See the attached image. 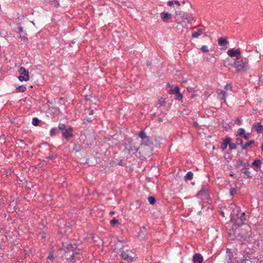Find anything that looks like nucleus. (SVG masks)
Here are the masks:
<instances>
[{"label":"nucleus","mask_w":263,"mask_h":263,"mask_svg":"<svg viewBox=\"0 0 263 263\" xmlns=\"http://www.w3.org/2000/svg\"><path fill=\"white\" fill-rule=\"evenodd\" d=\"M201 50L203 52H208L209 51V49L208 48V47L205 45H203L201 47Z\"/></svg>","instance_id":"nucleus-37"},{"label":"nucleus","mask_w":263,"mask_h":263,"mask_svg":"<svg viewBox=\"0 0 263 263\" xmlns=\"http://www.w3.org/2000/svg\"><path fill=\"white\" fill-rule=\"evenodd\" d=\"M147 200L149 204L152 205L154 204L156 201L155 198L153 196H149L147 198Z\"/></svg>","instance_id":"nucleus-24"},{"label":"nucleus","mask_w":263,"mask_h":263,"mask_svg":"<svg viewBox=\"0 0 263 263\" xmlns=\"http://www.w3.org/2000/svg\"><path fill=\"white\" fill-rule=\"evenodd\" d=\"M184 18L187 20V22L189 23L191 21V20L192 19V17L191 16V15L190 14H186L185 16L184 17Z\"/></svg>","instance_id":"nucleus-36"},{"label":"nucleus","mask_w":263,"mask_h":263,"mask_svg":"<svg viewBox=\"0 0 263 263\" xmlns=\"http://www.w3.org/2000/svg\"><path fill=\"white\" fill-rule=\"evenodd\" d=\"M76 253H78V254H79V255H77V256H76V260H81V259H82L83 258L82 254L80 252L76 251Z\"/></svg>","instance_id":"nucleus-44"},{"label":"nucleus","mask_w":263,"mask_h":263,"mask_svg":"<svg viewBox=\"0 0 263 263\" xmlns=\"http://www.w3.org/2000/svg\"><path fill=\"white\" fill-rule=\"evenodd\" d=\"M52 157H48L47 159H51Z\"/></svg>","instance_id":"nucleus-64"},{"label":"nucleus","mask_w":263,"mask_h":263,"mask_svg":"<svg viewBox=\"0 0 263 263\" xmlns=\"http://www.w3.org/2000/svg\"><path fill=\"white\" fill-rule=\"evenodd\" d=\"M250 231L248 232L246 235H243L242 234H241L242 237L243 238L244 240H248L249 239L250 236Z\"/></svg>","instance_id":"nucleus-34"},{"label":"nucleus","mask_w":263,"mask_h":263,"mask_svg":"<svg viewBox=\"0 0 263 263\" xmlns=\"http://www.w3.org/2000/svg\"><path fill=\"white\" fill-rule=\"evenodd\" d=\"M145 230L146 228L145 226L142 227L140 231V233L143 234L144 232L145 231Z\"/></svg>","instance_id":"nucleus-47"},{"label":"nucleus","mask_w":263,"mask_h":263,"mask_svg":"<svg viewBox=\"0 0 263 263\" xmlns=\"http://www.w3.org/2000/svg\"><path fill=\"white\" fill-rule=\"evenodd\" d=\"M77 248L76 245H72L71 243L68 244L66 246V249L71 250V254H69V257L67 258V261L69 262H74L76 261L77 255H79V254L76 253V249Z\"/></svg>","instance_id":"nucleus-3"},{"label":"nucleus","mask_w":263,"mask_h":263,"mask_svg":"<svg viewBox=\"0 0 263 263\" xmlns=\"http://www.w3.org/2000/svg\"><path fill=\"white\" fill-rule=\"evenodd\" d=\"M194 96H195V95H194V94H192V95L191 97H192V98H194Z\"/></svg>","instance_id":"nucleus-61"},{"label":"nucleus","mask_w":263,"mask_h":263,"mask_svg":"<svg viewBox=\"0 0 263 263\" xmlns=\"http://www.w3.org/2000/svg\"><path fill=\"white\" fill-rule=\"evenodd\" d=\"M71 131L72 129L71 128L65 129V132L63 133V136L66 139H68L69 137L72 136Z\"/></svg>","instance_id":"nucleus-15"},{"label":"nucleus","mask_w":263,"mask_h":263,"mask_svg":"<svg viewBox=\"0 0 263 263\" xmlns=\"http://www.w3.org/2000/svg\"><path fill=\"white\" fill-rule=\"evenodd\" d=\"M110 213L111 215H113V214H115V212L114 211H111V212H110Z\"/></svg>","instance_id":"nucleus-58"},{"label":"nucleus","mask_w":263,"mask_h":263,"mask_svg":"<svg viewBox=\"0 0 263 263\" xmlns=\"http://www.w3.org/2000/svg\"><path fill=\"white\" fill-rule=\"evenodd\" d=\"M61 252H64L63 256H62V260H64L66 259L67 260V258L69 257V254H71L72 252L71 250H67L66 247L65 249H60Z\"/></svg>","instance_id":"nucleus-8"},{"label":"nucleus","mask_w":263,"mask_h":263,"mask_svg":"<svg viewBox=\"0 0 263 263\" xmlns=\"http://www.w3.org/2000/svg\"><path fill=\"white\" fill-rule=\"evenodd\" d=\"M229 146V148L231 150L234 149L236 148V144L235 143L230 142Z\"/></svg>","instance_id":"nucleus-33"},{"label":"nucleus","mask_w":263,"mask_h":263,"mask_svg":"<svg viewBox=\"0 0 263 263\" xmlns=\"http://www.w3.org/2000/svg\"><path fill=\"white\" fill-rule=\"evenodd\" d=\"M218 43L219 46L227 48V46L229 44V42L224 37H219L218 40Z\"/></svg>","instance_id":"nucleus-12"},{"label":"nucleus","mask_w":263,"mask_h":263,"mask_svg":"<svg viewBox=\"0 0 263 263\" xmlns=\"http://www.w3.org/2000/svg\"><path fill=\"white\" fill-rule=\"evenodd\" d=\"M138 149V148H136L134 151H135V152H137Z\"/></svg>","instance_id":"nucleus-60"},{"label":"nucleus","mask_w":263,"mask_h":263,"mask_svg":"<svg viewBox=\"0 0 263 263\" xmlns=\"http://www.w3.org/2000/svg\"><path fill=\"white\" fill-rule=\"evenodd\" d=\"M203 33V30L202 29H198L196 32H193L192 36L194 38H198Z\"/></svg>","instance_id":"nucleus-18"},{"label":"nucleus","mask_w":263,"mask_h":263,"mask_svg":"<svg viewBox=\"0 0 263 263\" xmlns=\"http://www.w3.org/2000/svg\"><path fill=\"white\" fill-rule=\"evenodd\" d=\"M234 67L237 72H241L246 71L249 69V66L248 62L244 60L241 57L236 59L234 63Z\"/></svg>","instance_id":"nucleus-2"},{"label":"nucleus","mask_w":263,"mask_h":263,"mask_svg":"<svg viewBox=\"0 0 263 263\" xmlns=\"http://www.w3.org/2000/svg\"><path fill=\"white\" fill-rule=\"evenodd\" d=\"M18 32L20 33V34H22V32H23V28L22 27H18Z\"/></svg>","instance_id":"nucleus-50"},{"label":"nucleus","mask_w":263,"mask_h":263,"mask_svg":"<svg viewBox=\"0 0 263 263\" xmlns=\"http://www.w3.org/2000/svg\"><path fill=\"white\" fill-rule=\"evenodd\" d=\"M250 133H248L247 134H244L242 137L246 139V140H248L249 138H250Z\"/></svg>","instance_id":"nucleus-46"},{"label":"nucleus","mask_w":263,"mask_h":263,"mask_svg":"<svg viewBox=\"0 0 263 263\" xmlns=\"http://www.w3.org/2000/svg\"><path fill=\"white\" fill-rule=\"evenodd\" d=\"M231 88H232V86L230 84H227L224 87V89L226 90H231Z\"/></svg>","instance_id":"nucleus-48"},{"label":"nucleus","mask_w":263,"mask_h":263,"mask_svg":"<svg viewBox=\"0 0 263 263\" xmlns=\"http://www.w3.org/2000/svg\"><path fill=\"white\" fill-rule=\"evenodd\" d=\"M26 90V87L24 85L16 87V91L17 92H23Z\"/></svg>","instance_id":"nucleus-19"},{"label":"nucleus","mask_w":263,"mask_h":263,"mask_svg":"<svg viewBox=\"0 0 263 263\" xmlns=\"http://www.w3.org/2000/svg\"><path fill=\"white\" fill-rule=\"evenodd\" d=\"M235 123L238 125H240L242 124L241 120L239 118H237L235 121Z\"/></svg>","instance_id":"nucleus-45"},{"label":"nucleus","mask_w":263,"mask_h":263,"mask_svg":"<svg viewBox=\"0 0 263 263\" xmlns=\"http://www.w3.org/2000/svg\"><path fill=\"white\" fill-rule=\"evenodd\" d=\"M153 143L152 140L149 137H147L145 139L142 140V142H141V145L144 146H151Z\"/></svg>","instance_id":"nucleus-13"},{"label":"nucleus","mask_w":263,"mask_h":263,"mask_svg":"<svg viewBox=\"0 0 263 263\" xmlns=\"http://www.w3.org/2000/svg\"><path fill=\"white\" fill-rule=\"evenodd\" d=\"M236 190L235 188H232L230 189V193L231 196H233L236 193Z\"/></svg>","instance_id":"nucleus-43"},{"label":"nucleus","mask_w":263,"mask_h":263,"mask_svg":"<svg viewBox=\"0 0 263 263\" xmlns=\"http://www.w3.org/2000/svg\"><path fill=\"white\" fill-rule=\"evenodd\" d=\"M110 224L111 226H115L119 223L118 220L114 218L110 221Z\"/></svg>","instance_id":"nucleus-31"},{"label":"nucleus","mask_w":263,"mask_h":263,"mask_svg":"<svg viewBox=\"0 0 263 263\" xmlns=\"http://www.w3.org/2000/svg\"><path fill=\"white\" fill-rule=\"evenodd\" d=\"M253 128L258 133H261L263 131V126L260 123L258 122L253 125Z\"/></svg>","instance_id":"nucleus-14"},{"label":"nucleus","mask_w":263,"mask_h":263,"mask_svg":"<svg viewBox=\"0 0 263 263\" xmlns=\"http://www.w3.org/2000/svg\"><path fill=\"white\" fill-rule=\"evenodd\" d=\"M203 192V191L202 190H201V191L199 192V193H198V194H200V195H202V192Z\"/></svg>","instance_id":"nucleus-57"},{"label":"nucleus","mask_w":263,"mask_h":263,"mask_svg":"<svg viewBox=\"0 0 263 263\" xmlns=\"http://www.w3.org/2000/svg\"><path fill=\"white\" fill-rule=\"evenodd\" d=\"M245 129L242 128H240L239 129L238 135L242 136L245 134Z\"/></svg>","instance_id":"nucleus-38"},{"label":"nucleus","mask_w":263,"mask_h":263,"mask_svg":"<svg viewBox=\"0 0 263 263\" xmlns=\"http://www.w3.org/2000/svg\"><path fill=\"white\" fill-rule=\"evenodd\" d=\"M121 257L127 261L131 262L133 260L134 257L128 255L126 252H122L120 255Z\"/></svg>","instance_id":"nucleus-7"},{"label":"nucleus","mask_w":263,"mask_h":263,"mask_svg":"<svg viewBox=\"0 0 263 263\" xmlns=\"http://www.w3.org/2000/svg\"><path fill=\"white\" fill-rule=\"evenodd\" d=\"M243 166V167L242 168V171L243 170V169H247V170H248L249 168V166H250V165H249V163L247 162V163H243L242 160H238L237 161V163H236V166L237 167H239L240 166Z\"/></svg>","instance_id":"nucleus-11"},{"label":"nucleus","mask_w":263,"mask_h":263,"mask_svg":"<svg viewBox=\"0 0 263 263\" xmlns=\"http://www.w3.org/2000/svg\"><path fill=\"white\" fill-rule=\"evenodd\" d=\"M254 140H250L247 143H246L243 145H242V149H246L248 147H249L252 144H253L254 143Z\"/></svg>","instance_id":"nucleus-20"},{"label":"nucleus","mask_w":263,"mask_h":263,"mask_svg":"<svg viewBox=\"0 0 263 263\" xmlns=\"http://www.w3.org/2000/svg\"><path fill=\"white\" fill-rule=\"evenodd\" d=\"M162 121H163V119H162V118H159L158 119V121H159V122H162Z\"/></svg>","instance_id":"nucleus-56"},{"label":"nucleus","mask_w":263,"mask_h":263,"mask_svg":"<svg viewBox=\"0 0 263 263\" xmlns=\"http://www.w3.org/2000/svg\"><path fill=\"white\" fill-rule=\"evenodd\" d=\"M252 165L258 168H260L261 166V161L259 159H256L253 162Z\"/></svg>","instance_id":"nucleus-22"},{"label":"nucleus","mask_w":263,"mask_h":263,"mask_svg":"<svg viewBox=\"0 0 263 263\" xmlns=\"http://www.w3.org/2000/svg\"><path fill=\"white\" fill-rule=\"evenodd\" d=\"M65 125L64 124H63V123H60L59 124V129L60 130H64L65 129Z\"/></svg>","instance_id":"nucleus-41"},{"label":"nucleus","mask_w":263,"mask_h":263,"mask_svg":"<svg viewBox=\"0 0 263 263\" xmlns=\"http://www.w3.org/2000/svg\"><path fill=\"white\" fill-rule=\"evenodd\" d=\"M20 37L22 41H27L28 40L27 37H26V34L25 33L20 34Z\"/></svg>","instance_id":"nucleus-35"},{"label":"nucleus","mask_w":263,"mask_h":263,"mask_svg":"<svg viewBox=\"0 0 263 263\" xmlns=\"http://www.w3.org/2000/svg\"><path fill=\"white\" fill-rule=\"evenodd\" d=\"M167 5L169 6H172L174 5V2L173 1H168L167 3Z\"/></svg>","instance_id":"nucleus-51"},{"label":"nucleus","mask_w":263,"mask_h":263,"mask_svg":"<svg viewBox=\"0 0 263 263\" xmlns=\"http://www.w3.org/2000/svg\"><path fill=\"white\" fill-rule=\"evenodd\" d=\"M123 247L124 246L123 243L121 241H119L114 246V251L118 254L120 250L123 248Z\"/></svg>","instance_id":"nucleus-9"},{"label":"nucleus","mask_w":263,"mask_h":263,"mask_svg":"<svg viewBox=\"0 0 263 263\" xmlns=\"http://www.w3.org/2000/svg\"><path fill=\"white\" fill-rule=\"evenodd\" d=\"M226 258H227L228 263H231L232 262V258H233V254L232 252L227 251Z\"/></svg>","instance_id":"nucleus-17"},{"label":"nucleus","mask_w":263,"mask_h":263,"mask_svg":"<svg viewBox=\"0 0 263 263\" xmlns=\"http://www.w3.org/2000/svg\"><path fill=\"white\" fill-rule=\"evenodd\" d=\"M183 83H186V80H184V81H183Z\"/></svg>","instance_id":"nucleus-63"},{"label":"nucleus","mask_w":263,"mask_h":263,"mask_svg":"<svg viewBox=\"0 0 263 263\" xmlns=\"http://www.w3.org/2000/svg\"><path fill=\"white\" fill-rule=\"evenodd\" d=\"M193 126L195 127H197L198 126V123L197 122H194L193 123Z\"/></svg>","instance_id":"nucleus-53"},{"label":"nucleus","mask_w":263,"mask_h":263,"mask_svg":"<svg viewBox=\"0 0 263 263\" xmlns=\"http://www.w3.org/2000/svg\"><path fill=\"white\" fill-rule=\"evenodd\" d=\"M40 120L37 118H33L32 119V124L34 125V126H37L38 125L39 122H40Z\"/></svg>","instance_id":"nucleus-29"},{"label":"nucleus","mask_w":263,"mask_h":263,"mask_svg":"<svg viewBox=\"0 0 263 263\" xmlns=\"http://www.w3.org/2000/svg\"><path fill=\"white\" fill-rule=\"evenodd\" d=\"M81 149V146L80 144H74L73 150L76 152H78Z\"/></svg>","instance_id":"nucleus-26"},{"label":"nucleus","mask_w":263,"mask_h":263,"mask_svg":"<svg viewBox=\"0 0 263 263\" xmlns=\"http://www.w3.org/2000/svg\"><path fill=\"white\" fill-rule=\"evenodd\" d=\"M231 141V139L230 138H226L223 143L221 144V148L224 150L227 148L228 145H229V143Z\"/></svg>","instance_id":"nucleus-16"},{"label":"nucleus","mask_w":263,"mask_h":263,"mask_svg":"<svg viewBox=\"0 0 263 263\" xmlns=\"http://www.w3.org/2000/svg\"><path fill=\"white\" fill-rule=\"evenodd\" d=\"M20 76L18 77L20 81H27L29 79V71L25 69L24 67H21L19 69Z\"/></svg>","instance_id":"nucleus-4"},{"label":"nucleus","mask_w":263,"mask_h":263,"mask_svg":"<svg viewBox=\"0 0 263 263\" xmlns=\"http://www.w3.org/2000/svg\"><path fill=\"white\" fill-rule=\"evenodd\" d=\"M158 105H159V106H164L165 104V100L163 98H161L158 100Z\"/></svg>","instance_id":"nucleus-27"},{"label":"nucleus","mask_w":263,"mask_h":263,"mask_svg":"<svg viewBox=\"0 0 263 263\" xmlns=\"http://www.w3.org/2000/svg\"><path fill=\"white\" fill-rule=\"evenodd\" d=\"M183 96L180 93V91L176 94L175 98L177 100H181L182 99Z\"/></svg>","instance_id":"nucleus-32"},{"label":"nucleus","mask_w":263,"mask_h":263,"mask_svg":"<svg viewBox=\"0 0 263 263\" xmlns=\"http://www.w3.org/2000/svg\"><path fill=\"white\" fill-rule=\"evenodd\" d=\"M93 110H91L89 111V115H93Z\"/></svg>","instance_id":"nucleus-54"},{"label":"nucleus","mask_w":263,"mask_h":263,"mask_svg":"<svg viewBox=\"0 0 263 263\" xmlns=\"http://www.w3.org/2000/svg\"><path fill=\"white\" fill-rule=\"evenodd\" d=\"M221 94L222 95V99L224 100L226 97V92L224 91H222Z\"/></svg>","instance_id":"nucleus-49"},{"label":"nucleus","mask_w":263,"mask_h":263,"mask_svg":"<svg viewBox=\"0 0 263 263\" xmlns=\"http://www.w3.org/2000/svg\"><path fill=\"white\" fill-rule=\"evenodd\" d=\"M60 101H63V102L64 101V100H63V99H62V98H61V99H60Z\"/></svg>","instance_id":"nucleus-62"},{"label":"nucleus","mask_w":263,"mask_h":263,"mask_svg":"<svg viewBox=\"0 0 263 263\" xmlns=\"http://www.w3.org/2000/svg\"><path fill=\"white\" fill-rule=\"evenodd\" d=\"M48 259L51 260V261H53V259H54V257H53V254L52 252H50L49 254V255L48 256Z\"/></svg>","instance_id":"nucleus-42"},{"label":"nucleus","mask_w":263,"mask_h":263,"mask_svg":"<svg viewBox=\"0 0 263 263\" xmlns=\"http://www.w3.org/2000/svg\"><path fill=\"white\" fill-rule=\"evenodd\" d=\"M57 132V129L56 128L51 129V130H50V135L51 136H54L56 134Z\"/></svg>","instance_id":"nucleus-40"},{"label":"nucleus","mask_w":263,"mask_h":263,"mask_svg":"<svg viewBox=\"0 0 263 263\" xmlns=\"http://www.w3.org/2000/svg\"><path fill=\"white\" fill-rule=\"evenodd\" d=\"M92 121V119L90 118H84L83 119V123L84 124H87L88 123H90Z\"/></svg>","instance_id":"nucleus-39"},{"label":"nucleus","mask_w":263,"mask_h":263,"mask_svg":"<svg viewBox=\"0 0 263 263\" xmlns=\"http://www.w3.org/2000/svg\"><path fill=\"white\" fill-rule=\"evenodd\" d=\"M162 20L164 22H167L172 17V14L168 12H162L161 13Z\"/></svg>","instance_id":"nucleus-10"},{"label":"nucleus","mask_w":263,"mask_h":263,"mask_svg":"<svg viewBox=\"0 0 263 263\" xmlns=\"http://www.w3.org/2000/svg\"><path fill=\"white\" fill-rule=\"evenodd\" d=\"M180 91V88L178 86H176L175 87V88L174 89H171L170 90V93H174V94H176L177 93L179 92Z\"/></svg>","instance_id":"nucleus-25"},{"label":"nucleus","mask_w":263,"mask_h":263,"mask_svg":"<svg viewBox=\"0 0 263 263\" xmlns=\"http://www.w3.org/2000/svg\"><path fill=\"white\" fill-rule=\"evenodd\" d=\"M193 177V173L192 172H188L184 176L185 180H191Z\"/></svg>","instance_id":"nucleus-21"},{"label":"nucleus","mask_w":263,"mask_h":263,"mask_svg":"<svg viewBox=\"0 0 263 263\" xmlns=\"http://www.w3.org/2000/svg\"><path fill=\"white\" fill-rule=\"evenodd\" d=\"M193 258L194 263H202L203 260L202 256L199 253H195Z\"/></svg>","instance_id":"nucleus-6"},{"label":"nucleus","mask_w":263,"mask_h":263,"mask_svg":"<svg viewBox=\"0 0 263 263\" xmlns=\"http://www.w3.org/2000/svg\"><path fill=\"white\" fill-rule=\"evenodd\" d=\"M192 88L191 87H187V90L189 91V92H191L192 91Z\"/></svg>","instance_id":"nucleus-55"},{"label":"nucleus","mask_w":263,"mask_h":263,"mask_svg":"<svg viewBox=\"0 0 263 263\" xmlns=\"http://www.w3.org/2000/svg\"><path fill=\"white\" fill-rule=\"evenodd\" d=\"M174 4H176V5L179 6L180 5L179 2L178 1H175L174 2Z\"/></svg>","instance_id":"nucleus-52"},{"label":"nucleus","mask_w":263,"mask_h":263,"mask_svg":"<svg viewBox=\"0 0 263 263\" xmlns=\"http://www.w3.org/2000/svg\"><path fill=\"white\" fill-rule=\"evenodd\" d=\"M246 220V214L241 213L239 209L237 210L236 213L231 215V221L238 227H240L245 223Z\"/></svg>","instance_id":"nucleus-1"},{"label":"nucleus","mask_w":263,"mask_h":263,"mask_svg":"<svg viewBox=\"0 0 263 263\" xmlns=\"http://www.w3.org/2000/svg\"><path fill=\"white\" fill-rule=\"evenodd\" d=\"M242 144L243 142L241 139L239 138H237L236 139V144L241 145L242 146V145H243Z\"/></svg>","instance_id":"nucleus-30"},{"label":"nucleus","mask_w":263,"mask_h":263,"mask_svg":"<svg viewBox=\"0 0 263 263\" xmlns=\"http://www.w3.org/2000/svg\"><path fill=\"white\" fill-rule=\"evenodd\" d=\"M228 55L230 57H236V59L239 58L241 57L240 51L239 49L235 50L234 49H230L227 51Z\"/></svg>","instance_id":"nucleus-5"},{"label":"nucleus","mask_w":263,"mask_h":263,"mask_svg":"<svg viewBox=\"0 0 263 263\" xmlns=\"http://www.w3.org/2000/svg\"><path fill=\"white\" fill-rule=\"evenodd\" d=\"M139 136L140 138H141L142 140L145 139L147 137V136H146V134L143 131V130H142L141 131L139 134Z\"/></svg>","instance_id":"nucleus-28"},{"label":"nucleus","mask_w":263,"mask_h":263,"mask_svg":"<svg viewBox=\"0 0 263 263\" xmlns=\"http://www.w3.org/2000/svg\"><path fill=\"white\" fill-rule=\"evenodd\" d=\"M241 172L245 174L249 178H251L252 177V175L251 173L248 171L247 169H243L242 171L241 170Z\"/></svg>","instance_id":"nucleus-23"},{"label":"nucleus","mask_w":263,"mask_h":263,"mask_svg":"<svg viewBox=\"0 0 263 263\" xmlns=\"http://www.w3.org/2000/svg\"><path fill=\"white\" fill-rule=\"evenodd\" d=\"M260 148H261V151H263V143Z\"/></svg>","instance_id":"nucleus-59"}]
</instances>
